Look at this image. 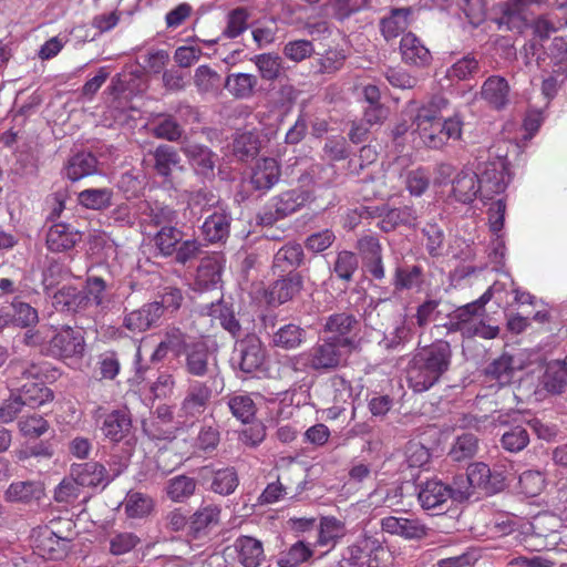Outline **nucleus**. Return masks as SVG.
I'll return each mask as SVG.
<instances>
[{
    "label": "nucleus",
    "mask_w": 567,
    "mask_h": 567,
    "mask_svg": "<svg viewBox=\"0 0 567 567\" xmlns=\"http://www.w3.org/2000/svg\"><path fill=\"white\" fill-rule=\"evenodd\" d=\"M249 12L244 7H238L229 11L227 16V27L225 28L223 35L233 39L241 34L247 28V20Z\"/></svg>",
    "instance_id": "62"
},
{
    "label": "nucleus",
    "mask_w": 567,
    "mask_h": 567,
    "mask_svg": "<svg viewBox=\"0 0 567 567\" xmlns=\"http://www.w3.org/2000/svg\"><path fill=\"white\" fill-rule=\"evenodd\" d=\"M280 165L275 158L266 157L258 161L252 168L250 184L257 190L270 189L280 178Z\"/></svg>",
    "instance_id": "27"
},
{
    "label": "nucleus",
    "mask_w": 567,
    "mask_h": 567,
    "mask_svg": "<svg viewBox=\"0 0 567 567\" xmlns=\"http://www.w3.org/2000/svg\"><path fill=\"white\" fill-rule=\"evenodd\" d=\"M223 388V378L214 377L210 380L192 382L182 402V411L187 416H198L203 414L214 393H219Z\"/></svg>",
    "instance_id": "8"
},
{
    "label": "nucleus",
    "mask_w": 567,
    "mask_h": 567,
    "mask_svg": "<svg viewBox=\"0 0 567 567\" xmlns=\"http://www.w3.org/2000/svg\"><path fill=\"white\" fill-rule=\"evenodd\" d=\"M221 509L214 503H203L190 515L189 536L193 539H202L210 533L220 522Z\"/></svg>",
    "instance_id": "18"
},
{
    "label": "nucleus",
    "mask_w": 567,
    "mask_h": 567,
    "mask_svg": "<svg viewBox=\"0 0 567 567\" xmlns=\"http://www.w3.org/2000/svg\"><path fill=\"white\" fill-rule=\"evenodd\" d=\"M194 82L200 92L217 91L221 85V76L208 65L196 69Z\"/></svg>",
    "instance_id": "63"
},
{
    "label": "nucleus",
    "mask_w": 567,
    "mask_h": 567,
    "mask_svg": "<svg viewBox=\"0 0 567 567\" xmlns=\"http://www.w3.org/2000/svg\"><path fill=\"white\" fill-rule=\"evenodd\" d=\"M221 281V264L216 257H205L196 271L195 285L200 290L214 288Z\"/></svg>",
    "instance_id": "38"
},
{
    "label": "nucleus",
    "mask_w": 567,
    "mask_h": 567,
    "mask_svg": "<svg viewBox=\"0 0 567 567\" xmlns=\"http://www.w3.org/2000/svg\"><path fill=\"white\" fill-rule=\"evenodd\" d=\"M114 192L112 188H86L79 193V203L93 210H105L113 205Z\"/></svg>",
    "instance_id": "42"
},
{
    "label": "nucleus",
    "mask_w": 567,
    "mask_h": 567,
    "mask_svg": "<svg viewBox=\"0 0 567 567\" xmlns=\"http://www.w3.org/2000/svg\"><path fill=\"white\" fill-rule=\"evenodd\" d=\"M509 85L505 78L491 75L483 83L481 96L495 110H502L508 104Z\"/></svg>",
    "instance_id": "31"
},
{
    "label": "nucleus",
    "mask_w": 567,
    "mask_h": 567,
    "mask_svg": "<svg viewBox=\"0 0 567 567\" xmlns=\"http://www.w3.org/2000/svg\"><path fill=\"white\" fill-rule=\"evenodd\" d=\"M107 289L106 281L97 276H87L82 288L83 295L87 298V308L91 305L95 307L104 308L107 303L105 299V292Z\"/></svg>",
    "instance_id": "52"
},
{
    "label": "nucleus",
    "mask_w": 567,
    "mask_h": 567,
    "mask_svg": "<svg viewBox=\"0 0 567 567\" xmlns=\"http://www.w3.org/2000/svg\"><path fill=\"white\" fill-rule=\"evenodd\" d=\"M358 342L354 338H327L322 339L311 354L313 369H336L347 361L348 355L355 350Z\"/></svg>",
    "instance_id": "5"
},
{
    "label": "nucleus",
    "mask_w": 567,
    "mask_h": 567,
    "mask_svg": "<svg viewBox=\"0 0 567 567\" xmlns=\"http://www.w3.org/2000/svg\"><path fill=\"white\" fill-rule=\"evenodd\" d=\"M231 220L230 214L225 209H216L206 217L202 226L205 239L209 243H224L229 236Z\"/></svg>",
    "instance_id": "28"
},
{
    "label": "nucleus",
    "mask_w": 567,
    "mask_h": 567,
    "mask_svg": "<svg viewBox=\"0 0 567 567\" xmlns=\"http://www.w3.org/2000/svg\"><path fill=\"white\" fill-rule=\"evenodd\" d=\"M258 84L257 76L248 73H230L224 81V87L235 99H249Z\"/></svg>",
    "instance_id": "40"
},
{
    "label": "nucleus",
    "mask_w": 567,
    "mask_h": 567,
    "mask_svg": "<svg viewBox=\"0 0 567 567\" xmlns=\"http://www.w3.org/2000/svg\"><path fill=\"white\" fill-rule=\"evenodd\" d=\"M411 13V8L392 9L389 17L381 20V32L385 39L396 38L401 32L408 28V18Z\"/></svg>",
    "instance_id": "45"
},
{
    "label": "nucleus",
    "mask_w": 567,
    "mask_h": 567,
    "mask_svg": "<svg viewBox=\"0 0 567 567\" xmlns=\"http://www.w3.org/2000/svg\"><path fill=\"white\" fill-rule=\"evenodd\" d=\"M480 72V61L474 54L468 53L447 69L446 78L451 81H466L474 79Z\"/></svg>",
    "instance_id": "43"
},
{
    "label": "nucleus",
    "mask_w": 567,
    "mask_h": 567,
    "mask_svg": "<svg viewBox=\"0 0 567 567\" xmlns=\"http://www.w3.org/2000/svg\"><path fill=\"white\" fill-rule=\"evenodd\" d=\"M317 530L318 538L315 545L333 548L344 536V524L334 517H322Z\"/></svg>",
    "instance_id": "41"
},
{
    "label": "nucleus",
    "mask_w": 567,
    "mask_h": 567,
    "mask_svg": "<svg viewBox=\"0 0 567 567\" xmlns=\"http://www.w3.org/2000/svg\"><path fill=\"white\" fill-rule=\"evenodd\" d=\"M181 151L197 176L208 181L215 178L218 155L212 148L196 142H186Z\"/></svg>",
    "instance_id": "11"
},
{
    "label": "nucleus",
    "mask_w": 567,
    "mask_h": 567,
    "mask_svg": "<svg viewBox=\"0 0 567 567\" xmlns=\"http://www.w3.org/2000/svg\"><path fill=\"white\" fill-rule=\"evenodd\" d=\"M82 236L71 224L53 223L47 233L45 244L50 251L63 252L74 248L82 240Z\"/></svg>",
    "instance_id": "17"
},
{
    "label": "nucleus",
    "mask_w": 567,
    "mask_h": 567,
    "mask_svg": "<svg viewBox=\"0 0 567 567\" xmlns=\"http://www.w3.org/2000/svg\"><path fill=\"white\" fill-rule=\"evenodd\" d=\"M161 307L147 302L136 310L125 313L122 326L133 333H142L161 324Z\"/></svg>",
    "instance_id": "16"
},
{
    "label": "nucleus",
    "mask_w": 567,
    "mask_h": 567,
    "mask_svg": "<svg viewBox=\"0 0 567 567\" xmlns=\"http://www.w3.org/2000/svg\"><path fill=\"white\" fill-rule=\"evenodd\" d=\"M52 305L59 312L75 315L87 309V298L82 289L74 286H63L52 296Z\"/></svg>",
    "instance_id": "21"
},
{
    "label": "nucleus",
    "mask_w": 567,
    "mask_h": 567,
    "mask_svg": "<svg viewBox=\"0 0 567 567\" xmlns=\"http://www.w3.org/2000/svg\"><path fill=\"white\" fill-rule=\"evenodd\" d=\"M260 147L261 141L258 132H236L233 138L231 153L237 161L248 163L258 156Z\"/></svg>",
    "instance_id": "29"
},
{
    "label": "nucleus",
    "mask_w": 567,
    "mask_h": 567,
    "mask_svg": "<svg viewBox=\"0 0 567 567\" xmlns=\"http://www.w3.org/2000/svg\"><path fill=\"white\" fill-rule=\"evenodd\" d=\"M85 350V340L80 329L63 326L54 330L43 350V355L54 359H69L82 357Z\"/></svg>",
    "instance_id": "7"
},
{
    "label": "nucleus",
    "mask_w": 567,
    "mask_h": 567,
    "mask_svg": "<svg viewBox=\"0 0 567 567\" xmlns=\"http://www.w3.org/2000/svg\"><path fill=\"white\" fill-rule=\"evenodd\" d=\"M520 368V365L516 364L513 355L504 353L487 364L484 369V374L491 381H495L498 385L504 386L512 383L516 371Z\"/></svg>",
    "instance_id": "30"
},
{
    "label": "nucleus",
    "mask_w": 567,
    "mask_h": 567,
    "mask_svg": "<svg viewBox=\"0 0 567 567\" xmlns=\"http://www.w3.org/2000/svg\"><path fill=\"white\" fill-rule=\"evenodd\" d=\"M148 156L154 173L162 178L164 184H172L174 168L181 167L182 158L178 151L169 144H159L148 151Z\"/></svg>",
    "instance_id": "14"
},
{
    "label": "nucleus",
    "mask_w": 567,
    "mask_h": 567,
    "mask_svg": "<svg viewBox=\"0 0 567 567\" xmlns=\"http://www.w3.org/2000/svg\"><path fill=\"white\" fill-rule=\"evenodd\" d=\"M499 29L522 33L528 25L517 3L507 4L498 19Z\"/></svg>",
    "instance_id": "55"
},
{
    "label": "nucleus",
    "mask_w": 567,
    "mask_h": 567,
    "mask_svg": "<svg viewBox=\"0 0 567 567\" xmlns=\"http://www.w3.org/2000/svg\"><path fill=\"white\" fill-rule=\"evenodd\" d=\"M196 489V481L186 475H179L168 481L166 492L174 502H183L190 497Z\"/></svg>",
    "instance_id": "53"
},
{
    "label": "nucleus",
    "mask_w": 567,
    "mask_h": 567,
    "mask_svg": "<svg viewBox=\"0 0 567 567\" xmlns=\"http://www.w3.org/2000/svg\"><path fill=\"white\" fill-rule=\"evenodd\" d=\"M280 312V310L266 308L261 317L264 330L267 336L272 338L275 346L284 344V326L281 324L282 319L279 318Z\"/></svg>",
    "instance_id": "58"
},
{
    "label": "nucleus",
    "mask_w": 567,
    "mask_h": 567,
    "mask_svg": "<svg viewBox=\"0 0 567 567\" xmlns=\"http://www.w3.org/2000/svg\"><path fill=\"white\" fill-rule=\"evenodd\" d=\"M212 474L209 488L219 495H230L239 484V478L234 467L219 468Z\"/></svg>",
    "instance_id": "46"
},
{
    "label": "nucleus",
    "mask_w": 567,
    "mask_h": 567,
    "mask_svg": "<svg viewBox=\"0 0 567 567\" xmlns=\"http://www.w3.org/2000/svg\"><path fill=\"white\" fill-rule=\"evenodd\" d=\"M405 463L409 468H424L431 461L430 450L417 441H409L404 447Z\"/></svg>",
    "instance_id": "56"
},
{
    "label": "nucleus",
    "mask_w": 567,
    "mask_h": 567,
    "mask_svg": "<svg viewBox=\"0 0 567 567\" xmlns=\"http://www.w3.org/2000/svg\"><path fill=\"white\" fill-rule=\"evenodd\" d=\"M355 248L365 271L377 280L383 279L385 272L380 240L373 235H365L358 239Z\"/></svg>",
    "instance_id": "13"
},
{
    "label": "nucleus",
    "mask_w": 567,
    "mask_h": 567,
    "mask_svg": "<svg viewBox=\"0 0 567 567\" xmlns=\"http://www.w3.org/2000/svg\"><path fill=\"white\" fill-rule=\"evenodd\" d=\"M417 498L424 509H442L452 499L447 484L436 478L419 485Z\"/></svg>",
    "instance_id": "20"
},
{
    "label": "nucleus",
    "mask_w": 567,
    "mask_h": 567,
    "mask_svg": "<svg viewBox=\"0 0 567 567\" xmlns=\"http://www.w3.org/2000/svg\"><path fill=\"white\" fill-rule=\"evenodd\" d=\"M18 396L23 406L35 409L52 401L54 394L53 391L42 382H27L19 389Z\"/></svg>",
    "instance_id": "39"
},
{
    "label": "nucleus",
    "mask_w": 567,
    "mask_h": 567,
    "mask_svg": "<svg viewBox=\"0 0 567 567\" xmlns=\"http://www.w3.org/2000/svg\"><path fill=\"white\" fill-rule=\"evenodd\" d=\"M529 432L524 423L508 426L501 437V445L504 450L517 453L523 451L529 443Z\"/></svg>",
    "instance_id": "44"
},
{
    "label": "nucleus",
    "mask_w": 567,
    "mask_h": 567,
    "mask_svg": "<svg viewBox=\"0 0 567 567\" xmlns=\"http://www.w3.org/2000/svg\"><path fill=\"white\" fill-rule=\"evenodd\" d=\"M422 233L426 237V250L429 255L432 257L441 256L445 240L443 229L435 223H427L423 227Z\"/></svg>",
    "instance_id": "64"
},
{
    "label": "nucleus",
    "mask_w": 567,
    "mask_h": 567,
    "mask_svg": "<svg viewBox=\"0 0 567 567\" xmlns=\"http://www.w3.org/2000/svg\"><path fill=\"white\" fill-rule=\"evenodd\" d=\"M238 561L244 567H258L264 559L261 542L250 536H240L235 540Z\"/></svg>",
    "instance_id": "33"
},
{
    "label": "nucleus",
    "mask_w": 567,
    "mask_h": 567,
    "mask_svg": "<svg viewBox=\"0 0 567 567\" xmlns=\"http://www.w3.org/2000/svg\"><path fill=\"white\" fill-rule=\"evenodd\" d=\"M231 414L244 424L249 423L256 413V405L249 395H235L229 399Z\"/></svg>",
    "instance_id": "59"
},
{
    "label": "nucleus",
    "mask_w": 567,
    "mask_h": 567,
    "mask_svg": "<svg viewBox=\"0 0 567 567\" xmlns=\"http://www.w3.org/2000/svg\"><path fill=\"white\" fill-rule=\"evenodd\" d=\"M412 338V329L401 322L392 331L384 333L379 344L388 351H402Z\"/></svg>",
    "instance_id": "54"
},
{
    "label": "nucleus",
    "mask_w": 567,
    "mask_h": 567,
    "mask_svg": "<svg viewBox=\"0 0 567 567\" xmlns=\"http://www.w3.org/2000/svg\"><path fill=\"white\" fill-rule=\"evenodd\" d=\"M96 423L101 424L103 435L113 444L137 443L133 433L132 415L126 406L107 412L99 406L94 412Z\"/></svg>",
    "instance_id": "4"
},
{
    "label": "nucleus",
    "mask_w": 567,
    "mask_h": 567,
    "mask_svg": "<svg viewBox=\"0 0 567 567\" xmlns=\"http://www.w3.org/2000/svg\"><path fill=\"white\" fill-rule=\"evenodd\" d=\"M493 291L488 288L477 300L457 307L447 316L445 328L449 332H461L465 338L481 337L494 339L498 327L486 324L483 320L485 306L492 299Z\"/></svg>",
    "instance_id": "2"
},
{
    "label": "nucleus",
    "mask_w": 567,
    "mask_h": 567,
    "mask_svg": "<svg viewBox=\"0 0 567 567\" xmlns=\"http://www.w3.org/2000/svg\"><path fill=\"white\" fill-rule=\"evenodd\" d=\"M150 131L154 137L168 142H178L184 134V128L178 121L173 115L164 113L153 117Z\"/></svg>",
    "instance_id": "35"
},
{
    "label": "nucleus",
    "mask_w": 567,
    "mask_h": 567,
    "mask_svg": "<svg viewBox=\"0 0 567 567\" xmlns=\"http://www.w3.org/2000/svg\"><path fill=\"white\" fill-rule=\"evenodd\" d=\"M419 215L416 210L409 205L389 208L383 205V216L378 223L379 228L384 233H391L399 226L415 227Z\"/></svg>",
    "instance_id": "26"
},
{
    "label": "nucleus",
    "mask_w": 567,
    "mask_h": 567,
    "mask_svg": "<svg viewBox=\"0 0 567 567\" xmlns=\"http://www.w3.org/2000/svg\"><path fill=\"white\" fill-rule=\"evenodd\" d=\"M43 495L44 489L40 482L25 481L11 483L4 493V498L10 503L29 504L41 499Z\"/></svg>",
    "instance_id": "34"
},
{
    "label": "nucleus",
    "mask_w": 567,
    "mask_h": 567,
    "mask_svg": "<svg viewBox=\"0 0 567 567\" xmlns=\"http://www.w3.org/2000/svg\"><path fill=\"white\" fill-rule=\"evenodd\" d=\"M13 315L11 316V322L13 321L21 328H31L39 322L38 310L27 302L14 300L12 302Z\"/></svg>",
    "instance_id": "61"
},
{
    "label": "nucleus",
    "mask_w": 567,
    "mask_h": 567,
    "mask_svg": "<svg viewBox=\"0 0 567 567\" xmlns=\"http://www.w3.org/2000/svg\"><path fill=\"white\" fill-rule=\"evenodd\" d=\"M71 477L83 487H96L100 485L105 487L112 481L105 466L94 461L73 464L71 466Z\"/></svg>",
    "instance_id": "22"
},
{
    "label": "nucleus",
    "mask_w": 567,
    "mask_h": 567,
    "mask_svg": "<svg viewBox=\"0 0 567 567\" xmlns=\"http://www.w3.org/2000/svg\"><path fill=\"white\" fill-rule=\"evenodd\" d=\"M474 489H482L486 494H496L505 487V474L502 470L491 468L483 462L472 463L467 467Z\"/></svg>",
    "instance_id": "12"
},
{
    "label": "nucleus",
    "mask_w": 567,
    "mask_h": 567,
    "mask_svg": "<svg viewBox=\"0 0 567 567\" xmlns=\"http://www.w3.org/2000/svg\"><path fill=\"white\" fill-rule=\"evenodd\" d=\"M97 158L91 152H80L74 154L65 166V175L72 182H76L85 176L92 175L97 168Z\"/></svg>",
    "instance_id": "36"
},
{
    "label": "nucleus",
    "mask_w": 567,
    "mask_h": 567,
    "mask_svg": "<svg viewBox=\"0 0 567 567\" xmlns=\"http://www.w3.org/2000/svg\"><path fill=\"white\" fill-rule=\"evenodd\" d=\"M359 327L358 318L353 313L343 311L326 319L324 331L334 333L332 338H352L350 334L359 331Z\"/></svg>",
    "instance_id": "37"
},
{
    "label": "nucleus",
    "mask_w": 567,
    "mask_h": 567,
    "mask_svg": "<svg viewBox=\"0 0 567 567\" xmlns=\"http://www.w3.org/2000/svg\"><path fill=\"white\" fill-rule=\"evenodd\" d=\"M66 525V533L64 536H53L54 532L48 528H34L33 540L35 547L43 554L48 555L50 559L60 560L64 558L71 550L72 542L75 538L73 530L74 524L71 519L64 520Z\"/></svg>",
    "instance_id": "9"
},
{
    "label": "nucleus",
    "mask_w": 567,
    "mask_h": 567,
    "mask_svg": "<svg viewBox=\"0 0 567 567\" xmlns=\"http://www.w3.org/2000/svg\"><path fill=\"white\" fill-rule=\"evenodd\" d=\"M452 190L451 196L458 203L471 204L478 194L482 195V189L478 184V174L464 168L458 172L451 181Z\"/></svg>",
    "instance_id": "23"
},
{
    "label": "nucleus",
    "mask_w": 567,
    "mask_h": 567,
    "mask_svg": "<svg viewBox=\"0 0 567 567\" xmlns=\"http://www.w3.org/2000/svg\"><path fill=\"white\" fill-rule=\"evenodd\" d=\"M136 444H113L110 454V470L113 473L112 480L121 475L130 465Z\"/></svg>",
    "instance_id": "50"
},
{
    "label": "nucleus",
    "mask_w": 567,
    "mask_h": 567,
    "mask_svg": "<svg viewBox=\"0 0 567 567\" xmlns=\"http://www.w3.org/2000/svg\"><path fill=\"white\" fill-rule=\"evenodd\" d=\"M202 313L218 320L220 327L233 338H238L241 334V324L231 302L220 298L215 302L204 306Z\"/></svg>",
    "instance_id": "19"
},
{
    "label": "nucleus",
    "mask_w": 567,
    "mask_h": 567,
    "mask_svg": "<svg viewBox=\"0 0 567 567\" xmlns=\"http://www.w3.org/2000/svg\"><path fill=\"white\" fill-rule=\"evenodd\" d=\"M478 450V439L472 433H464L456 437L449 457L452 462H463L475 456Z\"/></svg>",
    "instance_id": "47"
},
{
    "label": "nucleus",
    "mask_w": 567,
    "mask_h": 567,
    "mask_svg": "<svg viewBox=\"0 0 567 567\" xmlns=\"http://www.w3.org/2000/svg\"><path fill=\"white\" fill-rule=\"evenodd\" d=\"M183 368L194 378H223L218 367L217 355L210 352L204 341L192 342L185 348Z\"/></svg>",
    "instance_id": "6"
},
{
    "label": "nucleus",
    "mask_w": 567,
    "mask_h": 567,
    "mask_svg": "<svg viewBox=\"0 0 567 567\" xmlns=\"http://www.w3.org/2000/svg\"><path fill=\"white\" fill-rule=\"evenodd\" d=\"M358 266V256L352 251L342 250L337 255L333 271L341 280L351 281Z\"/></svg>",
    "instance_id": "60"
},
{
    "label": "nucleus",
    "mask_w": 567,
    "mask_h": 567,
    "mask_svg": "<svg viewBox=\"0 0 567 567\" xmlns=\"http://www.w3.org/2000/svg\"><path fill=\"white\" fill-rule=\"evenodd\" d=\"M124 507L130 518H143L153 511L154 502L146 494L130 491L126 494Z\"/></svg>",
    "instance_id": "48"
},
{
    "label": "nucleus",
    "mask_w": 567,
    "mask_h": 567,
    "mask_svg": "<svg viewBox=\"0 0 567 567\" xmlns=\"http://www.w3.org/2000/svg\"><path fill=\"white\" fill-rule=\"evenodd\" d=\"M96 364L100 380L113 381L121 370L118 353L113 350L104 351L99 354Z\"/></svg>",
    "instance_id": "57"
},
{
    "label": "nucleus",
    "mask_w": 567,
    "mask_h": 567,
    "mask_svg": "<svg viewBox=\"0 0 567 567\" xmlns=\"http://www.w3.org/2000/svg\"><path fill=\"white\" fill-rule=\"evenodd\" d=\"M183 237V231L177 229L175 226L164 227L155 235L154 243L162 256L171 257L174 255V251Z\"/></svg>",
    "instance_id": "51"
},
{
    "label": "nucleus",
    "mask_w": 567,
    "mask_h": 567,
    "mask_svg": "<svg viewBox=\"0 0 567 567\" xmlns=\"http://www.w3.org/2000/svg\"><path fill=\"white\" fill-rule=\"evenodd\" d=\"M383 532L404 537L421 539L427 535L429 528L416 518L388 516L381 520Z\"/></svg>",
    "instance_id": "24"
},
{
    "label": "nucleus",
    "mask_w": 567,
    "mask_h": 567,
    "mask_svg": "<svg viewBox=\"0 0 567 567\" xmlns=\"http://www.w3.org/2000/svg\"><path fill=\"white\" fill-rule=\"evenodd\" d=\"M542 384L551 394H560L565 391L567 388V355L564 360L546 362Z\"/></svg>",
    "instance_id": "32"
},
{
    "label": "nucleus",
    "mask_w": 567,
    "mask_h": 567,
    "mask_svg": "<svg viewBox=\"0 0 567 567\" xmlns=\"http://www.w3.org/2000/svg\"><path fill=\"white\" fill-rule=\"evenodd\" d=\"M382 549L377 538L363 535L346 548L339 567H379L378 551Z\"/></svg>",
    "instance_id": "10"
},
{
    "label": "nucleus",
    "mask_w": 567,
    "mask_h": 567,
    "mask_svg": "<svg viewBox=\"0 0 567 567\" xmlns=\"http://www.w3.org/2000/svg\"><path fill=\"white\" fill-rule=\"evenodd\" d=\"M400 51L403 62L412 66L424 68L432 61L430 50L411 32L402 37Z\"/></svg>",
    "instance_id": "25"
},
{
    "label": "nucleus",
    "mask_w": 567,
    "mask_h": 567,
    "mask_svg": "<svg viewBox=\"0 0 567 567\" xmlns=\"http://www.w3.org/2000/svg\"><path fill=\"white\" fill-rule=\"evenodd\" d=\"M452 348L445 340H436L413 354L406 369V378L414 392H424L436 384L450 370Z\"/></svg>",
    "instance_id": "1"
},
{
    "label": "nucleus",
    "mask_w": 567,
    "mask_h": 567,
    "mask_svg": "<svg viewBox=\"0 0 567 567\" xmlns=\"http://www.w3.org/2000/svg\"><path fill=\"white\" fill-rule=\"evenodd\" d=\"M231 367L247 377H255L264 372L268 378H280V368L272 374L270 368H266V351L260 339L255 334H248L235 343Z\"/></svg>",
    "instance_id": "3"
},
{
    "label": "nucleus",
    "mask_w": 567,
    "mask_h": 567,
    "mask_svg": "<svg viewBox=\"0 0 567 567\" xmlns=\"http://www.w3.org/2000/svg\"><path fill=\"white\" fill-rule=\"evenodd\" d=\"M478 184L483 198H491L494 194L503 193L507 187L505 181V163L502 159L478 165Z\"/></svg>",
    "instance_id": "15"
},
{
    "label": "nucleus",
    "mask_w": 567,
    "mask_h": 567,
    "mask_svg": "<svg viewBox=\"0 0 567 567\" xmlns=\"http://www.w3.org/2000/svg\"><path fill=\"white\" fill-rule=\"evenodd\" d=\"M447 101L443 96H434L429 105L419 109L412 124L415 125V131H426L429 124L441 120L440 111L445 107Z\"/></svg>",
    "instance_id": "49"
}]
</instances>
